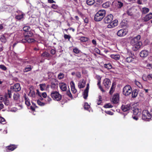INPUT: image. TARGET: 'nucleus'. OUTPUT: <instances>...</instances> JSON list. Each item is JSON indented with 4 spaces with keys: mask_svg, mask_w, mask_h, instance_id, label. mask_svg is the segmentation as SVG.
I'll list each match as a JSON object with an SVG mask.
<instances>
[{
    "mask_svg": "<svg viewBox=\"0 0 152 152\" xmlns=\"http://www.w3.org/2000/svg\"><path fill=\"white\" fill-rule=\"evenodd\" d=\"M24 38H23L19 42L25 43L27 42L31 43L34 42L36 40L32 37L34 36V33L31 31H29L26 32H24L23 34Z\"/></svg>",
    "mask_w": 152,
    "mask_h": 152,
    "instance_id": "nucleus-1",
    "label": "nucleus"
},
{
    "mask_svg": "<svg viewBox=\"0 0 152 152\" xmlns=\"http://www.w3.org/2000/svg\"><path fill=\"white\" fill-rule=\"evenodd\" d=\"M140 39L141 36L138 35L131 40L130 43L133 46V50L136 51L141 47L142 43L140 40Z\"/></svg>",
    "mask_w": 152,
    "mask_h": 152,
    "instance_id": "nucleus-2",
    "label": "nucleus"
},
{
    "mask_svg": "<svg viewBox=\"0 0 152 152\" xmlns=\"http://www.w3.org/2000/svg\"><path fill=\"white\" fill-rule=\"evenodd\" d=\"M106 11L104 10H101L98 11L94 17V20L96 22L101 21L104 17Z\"/></svg>",
    "mask_w": 152,
    "mask_h": 152,
    "instance_id": "nucleus-3",
    "label": "nucleus"
},
{
    "mask_svg": "<svg viewBox=\"0 0 152 152\" xmlns=\"http://www.w3.org/2000/svg\"><path fill=\"white\" fill-rule=\"evenodd\" d=\"M50 96L53 99L56 101H60L62 99L61 95L57 91H52L51 93Z\"/></svg>",
    "mask_w": 152,
    "mask_h": 152,
    "instance_id": "nucleus-4",
    "label": "nucleus"
},
{
    "mask_svg": "<svg viewBox=\"0 0 152 152\" xmlns=\"http://www.w3.org/2000/svg\"><path fill=\"white\" fill-rule=\"evenodd\" d=\"M142 118L143 120L146 121H149L151 119V116L149 112L146 110H143L142 112Z\"/></svg>",
    "mask_w": 152,
    "mask_h": 152,
    "instance_id": "nucleus-5",
    "label": "nucleus"
},
{
    "mask_svg": "<svg viewBox=\"0 0 152 152\" xmlns=\"http://www.w3.org/2000/svg\"><path fill=\"white\" fill-rule=\"evenodd\" d=\"M134 106V108L132 110L133 111V114L132 117L133 119L135 120H137L138 119V117L141 114V111L139 110L138 108H136Z\"/></svg>",
    "mask_w": 152,
    "mask_h": 152,
    "instance_id": "nucleus-6",
    "label": "nucleus"
},
{
    "mask_svg": "<svg viewBox=\"0 0 152 152\" xmlns=\"http://www.w3.org/2000/svg\"><path fill=\"white\" fill-rule=\"evenodd\" d=\"M132 89L131 87L129 85H127L124 87V95L128 96L132 92Z\"/></svg>",
    "mask_w": 152,
    "mask_h": 152,
    "instance_id": "nucleus-7",
    "label": "nucleus"
},
{
    "mask_svg": "<svg viewBox=\"0 0 152 152\" xmlns=\"http://www.w3.org/2000/svg\"><path fill=\"white\" fill-rule=\"evenodd\" d=\"M134 106H135V105L134 104H127L126 105H124V116L125 115V112H128L129 110H133L134 108Z\"/></svg>",
    "mask_w": 152,
    "mask_h": 152,
    "instance_id": "nucleus-8",
    "label": "nucleus"
},
{
    "mask_svg": "<svg viewBox=\"0 0 152 152\" xmlns=\"http://www.w3.org/2000/svg\"><path fill=\"white\" fill-rule=\"evenodd\" d=\"M113 18V15L110 14L106 16L104 19V22L105 23H109L111 22Z\"/></svg>",
    "mask_w": 152,
    "mask_h": 152,
    "instance_id": "nucleus-9",
    "label": "nucleus"
},
{
    "mask_svg": "<svg viewBox=\"0 0 152 152\" xmlns=\"http://www.w3.org/2000/svg\"><path fill=\"white\" fill-rule=\"evenodd\" d=\"M51 87L53 89H56L58 87V81L55 79L52 78L51 79Z\"/></svg>",
    "mask_w": 152,
    "mask_h": 152,
    "instance_id": "nucleus-10",
    "label": "nucleus"
},
{
    "mask_svg": "<svg viewBox=\"0 0 152 152\" xmlns=\"http://www.w3.org/2000/svg\"><path fill=\"white\" fill-rule=\"evenodd\" d=\"M10 89L11 91H14L18 92L21 90V88L20 84L16 83L13 86H11L10 87Z\"/></svg>",
    "mask_w": 152,
    "mask_h": 152,
    "instance_id": "nucleus-11",
    "label": "nucleus"
},
{
    "mask_svg": "<svg viewBox=\"0 0 152 152\" xmlns=\"http://www.w3.org/2000/svg\"><path fill=\"white\" fill-rule=\"evenodd\" d=\"M17 145L15 144H10L6 146L5 148L6 151L7 152L12 151L16 148Z\"/></svg>",
    "mask_w": 152,
    "mask_h": 152,
    "instance_id": "nucleus-12",
    "label": "nucleus"
},
{
    "mask_svg": "<svg viewBox=\"0 0 152 152\" xmlns=\"http://www.w3.org/2000/svg\"><path fill=\"white\" fill-rule=\"evenodd\" d=\"M103 84L106 88L108 89L111 85V82L109 79L106 78L104 80Z\"/></svg>",
    "mask_w": 152,
    "mask_h": 152,
    "instance_id": "nucleus-13",
    "label": "nucleus"
},
{
    "mask_svg": "<svg viewBox=\"0 0 152 152\" xmlns=\"http://www.w3.org/2000/svg\"><path fill=\"white\" fill-rule=\"evenodd\" d=\"M152 18V13H150L146 15L145 17L141 18L142 21L143 22H146Z\"/></svg>",
    "mask_w": 152,
    "mask_h": 152,
    "instance_id": "nucleus-14",
    "label": "nucleus"
},
{
    "mask_svg": "<svg viewBox=\"0 0 152 152\" xmlns=\"http://www.w3.org/2000/svg\"><path fill=\"white\" fill-rule=\"evenodd\" d=\"M113 5H115L117 8H120L123 6V3L120 1L119 0H116L114 1L113 2Z\"/></svg>",
    "mask_w": 152,
    "mask_h": 152,
    "instance_id": "nucleus-15",
    "label": "nucleus"
},
{
    "mask_svg": "<svg viewBox=\"0 0 152 152\" xmlns=\"http://www.w3.org/2000/svg\"><path fill=\"white\" fill-rule=\"evenodd\" d=\"M118 20H114L107 25V28H113L118 25Z\"/></svg>",
    "mask_w": 152,
    "mask_h": 152,
    "instance_id": "nucleus-16",
    "label": "nucleus"
},
{
    "mask_svg": "<svg viewBox=\"0 0 152 152\" xmlns=\"http://www.w3.org/2000/svg\"><path fill=\"white\" fill-rule=\"evenodd\" d=\"M149 51L147 50H143L140 53V56L141 57L145 58L148 56V55Z\"/></svg>",
    "mask_w": 152,
    "mask_h": 152,
    "instance_id": "nucleus-17",
    "label": "nucleus"
},
{
    "mask_svg": "<svg viewBox=\"0 0 152 152\" xmlns=\"http://www.w3.org/2000/svg\"><path fill=\"white\" fill-rule=\"evenodd\" d=\"M119 95L118 94H116L114 95L112 98L113 102L114 104H117L119 101Z\"/></svg>",
    "mask_w": 152,
    "mask_h": 152,
    "instance_id": "nucleus-18",
    "label": "nucleus"
},
{
    "mask_svg": "<svg viewBox=\"0 0 152 152\" xmlns=\"http://www.w3.org/2000/svg\"><path fill=\"white\" fill-rule=\"evenodd\" d=\"M59 86L60 89L63 91H65L66 90V85L65 83L61 82L59 83Z\"/></svg>",
    "mask_w": 152,
    "mask_h": 152,
    "instance_id": "nucleus-19",
    "label": "nucleus"
},
{
    "mask_svg": "<svg viewBox=\"0 0 152 152\" xmlns=\"http://www.w3.org/2000/svg\"><path fill=\"white\" fill-rule=\"evenodd\" d=\"M70 85L71 86V90L73 94H75L77 91V90L75 87V85L74 82L72 81L70 83Z\"/></svg>",
    "mask_w": 152,
    "mask_h": 152,
    "instance_id": "nucleus-20",
    "label": "nucleus"
},
{
    "mask_svg": "<svg viewBox=\"0 0 152 152\" xmlns=\"http://www.w3.org/2000/svg\"><path fill=\"white\" fill-rule=\"evenodd\" d=\"M139 92L138 90L137 89H135L132 91V98H134L136 97L138 95Z\"/></svg>",
    "mask_w": 152,
    "mask_h": 152,
    "instance_id": "nucleus-21",
    "label": "nucleus"
},
{
    "mask_svg": "<svg viewBox=\"0 0 152 152\" xmlns=\"http://www.w3.org/2000/svg\"><path fill=\"white\" fill-rule=\"evenodd\" d=\"M24 97L25 100V103L27 106H29L30 105V103L29 99L28 97H26V94H25Z\"/></svg>",
    "mask_w": 152,
    "mask_h": 152,
    "instance_id": "nucleus-22",
    "label": "nucleus"
},
{
    "mask_svg": "<svg viewBox=\"0 0 152 152\" xmlns=\"http://www.w3.org/2000/svg\"><path fill=\"white\" fill-rule=\"evenodd\" d=\"M85 86V82L84 80L80 81L78 83V87L80 88H83Z\"/></svg>",
    "mask_w": 152,
    "mask_h": 152,
    "instance_id": "nucleus-23",
    "label": "nucleus"
},
{
    "mask_svg": "<svg viewBox=\"0 0 152 152\" xmlns=\"http://www.w3.org/2000/svg\"><path fill=\"white\" fill-rule=\"evenodd\" d=\"M111 57L115 60H118L120 58V56L118 54H111L110 55Z\"/></svg>",
    "mask_w": 152,
    "mask_h": 152,
    "instance_id": "nucleus-24",
    "label": "nucleus"
},
{
    "mask_svg": "<svg viewBox=\"0 0 152 152\" xmlns=\"http://www.w3.org/2000/svg\"><path fill=\"white\" fill-rule=\"evenodd\" d=\"M110 5V3L109 1H107L103 4L102 7L104 8H107L109 7Z\"/></svg>",
    "mask_w": 152,
    "mask_h": 152,
    "instance_id": "nucleus-25",
    "label": "nucleus"
},
{
    "mask_svg": "<svg viewBox=\"0 0 152 152\" xmlns=\"http://www.w3.org/2000/svg\"><path fill=\"white\" fill-rule=\"evenodd\" d=\"M32 69L31 65H27L23 69V72H27L31 71Z\"/></svg>",
    "mask_w": 152,
    "mask_h": 152,
    "instance_id": "nucleus-26",
    "label": "nucleus"
},
{
    "mask_svg": "<svg viewBox=\"0 0 152 152\" xmlns=\"http://www.w3.org/2000/svg\"><path fill=\"white\" fill-rule=\"evenodd\" d=\"M104 67L108 69H111L112 66L110 63H108L107 64H104Z\"/></svg>",
    "mask_w": 152,
    "mask_h": 152,
    "instance_id": "nucleus-27",
    "label": "nucleus"
},
{
    "mask_svg": "<svg viewBox=\"0 0 152 152\" xmlns=\"http://www.w3.org/2000/svg\"><path fill=\"white\" fill-rule=\"evenodd\" d=\"M124 34V29H121L119 30L117 32V35L118 36L121 37H122Z\"/></svg>",
    "mask_w": 152,
    "mask_h": 152,
    "instance_id": "nucleus-28",
    "label": "nucleus"
},
{
    "mask_svg": "<svg viewBox=\"0 0 152 152\" xmlns=\"http://www.w3.org/2000/svg\"><path fill=\"white\" fill-rule=\"evenodd\" d=\"M88 38L85 37H81L79 39L81 42H86L88 41Z\"/></svg>",
    "mask_w": 152,
    "mask_h": 152,
    "instance_id": "nucleus-29",
    "label": "nucleus"
},
{
    "mask_svg": "<svg viewBox=\"0 0 152 152\" xmlns=\"http://www.w3.org/2000/svg\"><path fill=\"white\" fill-rule=\"evenodd\" d=\"M24 14H22L20 15H17L15 16V18L16 19L20 20H21L23 18Z\"/></svg>",
    "mask_w": 152,
    "mask_h": 152,
    "instance_id": "nucleus-30",
    "label": "nucleus"
},
{
    "mask_svg": "<svg viewBox=\"0 0 152 152\" xmlns=\"http://www.w3.org/2000/svg\"><path fill=\"white\" fill-rule=\"evenodd\" d=\"M94 0H86V3L88 5H92L94 4Z\"/></svg>",
    "mask_w": 152,
    "mask_h": 152,
    "instance_id": "nucleus-31",
    "label": "nucleus"
},
{
    "mask_svg": "<svg viewBox=\"0 0 152 152\" xmlns=\"http://www.w3.org/2000/svg\"><path fill=\"white\" fill-rule=\"evenodd\" d=\"M50 55L48 52L45 51L42 54L41 56L43 57H49L50 56Z\"/></svg>",
    "mask_w": 152,
    "mask_h": 152,
    "instance_id": "nucleus-32",
    "label": "nucleus"
},
{
    "mask_svg": "<svg viewBox=\"0 0 152 152\" xmlns=\"http://www.w3.org/2000/svg\"><path fill=\"white\" fill-rule=\"evenodd\" d=\"M0 40L1 42L4 43H5L7 42L6 39L4 35L1 36L0 38Z\"/></svg>",
    "mask_w": 152,
    "mask_h": 152,
    "instance_id": "nucleus-33",
    "label": "nucleus"
},
{
    "mask_svg": "<svg viewBox=\"0 0 152 152\" xmlns=\"http://www.w3.org/2000/svg\"><path fill=\"white\" fill-rule=\"evenodd\" d=\"M149 11V9L146 7H144L142 8V14H146Z\"/></svg>",
    "mask_w": 152,
    "mask_h": 152,
    "instance_id": "nucleus-34",
    "label": "nucleus"
},
{
    "mask_svg": "<svg viewBox=\"0 0 152 152\" xmlns=\"http://www.w3.org/2000/svg\"><path fill=\"white\" fill-rule=\"evenodd\" d=\"M28 95L31 97L33 98H34L36 96L35 93L34 91H31V90H30L29 94Z\"/></svg>",
    "mask_w": 152,
    "mask_h": 152,
    "instance_id": "nucleus-35",
    "label": "nucleus"
},
{
    "mask_svg": "<svg viewBox=\"0 0 152 152\" xmlns=\"http://www.w3.org/2000/svg\"><path fill=\"white\" fill-rule=\"evenodd\" d=\"M126 60L127 62L130 63L134 61V58L132 56H129L126 58Z\"/></svg>",
    "mask_w": 152,
    "mask_h": 152,
    "instance_id": "nucleus-36",
    "label": "nucleus"
},
{
    "mask_svg": "<svg viewBox=\"0 0 152 152\" xmlns=\"http://www.w3.org/2000/svg\"><path fill=\"white\" fill-rule=\"evenodd\" d=\"M39 86L40 89L42 91H44L46 87V84L45 83L40 84Z\"/></svg>",
    "mask_w": 152,
    "mask_h": 152,
    "instance_id": "nucleus-37",
    "label": "nucleus"
},
{
    "mask_svg": "<svg viewBox=\"0 0 152 152\" xmlns=\"http://www.w3.org/2000/svg\"><path fill=\"white\" fill-rule=\"evenodd\" d=\"M128 28V25L126 23L125 25L124 24V34H125V35L126 34L128 30V28Z\"/></svg>",
    "mask_w": 152,
    "mask_h": 152,
    "instance_id": "nucleus-38",
    "label": "nucleus"
},
{
    "mask_svg": "<svg viewBox=\"0 0 152 152\" xmlns=\"http://www.w3.org/2000/svg\"><path fill=\"white\" fill-rule=\"evenodd\" d=\"M132 8H131L127 10L126 13L128 15L132 16L133 15V13L132 11Z\"/></svg>",
    "mask_w": 152,
    "mask_h": 152,
    "instance_id": "nucleus-39",
    "label": "nucleus"
},
{
    "mask_svg": "<svg viewBox=\"0 0 152 152\" xmlns=\"http://www.w3.org/2000/svg\"><path fill=\"white\" fill-rule=\"evenodd\" d=\"M115 87H113V83L112 86L109 91L110 94L112 95L113 93L115 90Z\"/></svg>",
    "mask_w": 152,
    "mask_h": 152,
    "instance_id": "nucleus-40",
    "label": "nucleus"
},
{
    "mask_svg": "<svg viewBox=\"0 0 152 152\" xmlns=\"http://www.w3.org/2000/svg\"><path fill=\"white\" fill-rule=\"evenodd\" d=\"M113 107V106L109 103L106 104L104 106V107L105 108H111Z\"/></svg>",
    "mask_w": 152,
    "mask_h": 152,
    "instance_id": "nucleus-41",
    "label": "nucleus"
},
{
    "mask_svg": "<svg viewBox=\"0 0 152 152\" xmlns=\"http://www.w3.org/2000/svg\"><path fill=\"white\" fill-rule=\"evenodd\" d=\"M64 74L62 73H60L58 75V77L59 80H61L64 78Z\"/></svg>",
    "mask_w": 152,
    "mask_h": 152,
    "instance_id": "nucleus-42",
    "label": "nucleus"
},
{
    "mask_svg": "<svg viewBox=\"0 0 152 152\" xmlns=\"http://www.w3.org/2000/svg\"><path fill=\"white\" fill-rule=\"evenodd\" d=\"M19 97V94L18 93L14 94L13 95V98L15 100H17Z\"/></svg>",
    "mask_w": 152,
    "mask_h": 152,
    "instance_id": "nucleus-43",
    "label": "nucleus"
},
{
    "mask_svg": "<svg viewBox=\"0 0 152 152\" xmlns=\"http://www.w3.org/2000/svg\"><path fill=\"white\" fill-rule=\"evenodd\" d=\"M0 123L3 124H6V121L5 119L2 117L0 116Z\"/></svg>",
    "mask_w": 152,
    "mask_h": 152,
    "instance_id": "nucleus-44",
    "label": "nucleus"
},
{
    "mask_svg": "<svg viewBox=\"0 0 152 152\" xmlns=\"http://www.w3.org/2000/svg\"><path fill=\"white\" fill-rule=\"evenodd\" d=\"M30 27L29 26H24L23 28V31H25V32L28 31V30H29Z\"/></svg>",
    "mask_w": 152,
    "mask_h": 152,
    "instance_id": "nucleus-45",
    "label": "nucleus"
},
{
    "mask_svg": "<svg viewBox=\"0 0 152 152\" xmlns=\"http://www.w3.org/2000/svg\"><path fill=\"white\" fill-rule=\"evenodd\" d=\"M88 92L84 91L83 94V97L85 99H86L88 96Z\"/></svg>",
    "mask_w": 152,
    "mask_h": 152,
    "instance_id": "nucleus-46",
    "label": "nucleus"
},
{
    "mask_svg": "<svg viewBox=\"0 0 152 152\" xmlns=\"http://www.w3.org/2000/svg\"><path fill=\"white\" fill-rule=\"evenodd\" d=\"M90 106L87 102L85 103L84 105V108L86 110H88L90 108Z\"/></svg>",
    "mask_w": 152,
    "mask_h": 152,
    "instance_id": "nucleus-47",
    "label": "nucleus"
},
{
    "mask_svg": "<svg viewBox=\"0 0 152 152\" xmlns=\"http://www.w3.org/2000/svg\"><path fill=\"white\" fill-rule=\"evenodd\" d=\"M66 94L70 98H71V99H73V97L72 94H71L70 91L69 90L66 93Z\"/></svg>",
    "mask_w": 152,
    "mask_h": 152,
    "instance_id": "nucleus-48",
    "label": "nucleus"
},
{
    "mask_svg": "<svg viewBox=\"0 0 152 152\" xmlns=\"http://www.w3.org/2000/svg\"><path fill=\"white\" fill-rule=\"evenodd\" d=\"M37 104L40 106H44L45 105V103L41 102L39 100H37Z\"/></svg>",
    "mask_w": 152,
    "mask_h": 152,
    "instance_id": "nucleus-49",
    "label": "nucleus"
},
{
    "mask_svg": "<svg viewBox=\"0 0 152 152\" xmlns=\"http://www.w3.org/2000/svg\"><path fill=\"white\" fill-rule=\"evenodd\" d=\"M64 38L65 39H68L69 41L71 37L70 35L65 34L64 35Z\"/></svg>",
    "mask_w": 152,
    "mask_h": 152,
    "instance_id": "nucleus-50",
    "label": "nucleus"
},
{
    "mask_svg": "<svg viewBox=\"0 0 152 152\" xmlns=\"http://www.w3.org/2000/svg\"><path fill=\"white\" fill-rule=\"evenodd\" d=\"M82 18L84 20V22L86 24L88 23L89 19L88 18H86L84 16Z\"/></svg>",
    "mask_w": 152,
    "mask_h": 152,
    "instance_id": "nucleus-51",
    "label": "nucleus"
},
{
    "mask_svg": "<svg viewBox=\"0 0 152 152\" xmlns=\"http://www.w3.org/2000/svg\"><path fill=\"white\" fill-rule=\"evenodd\" d=\"M45 98V100L48 103H50V102L52 100V99L51 98L49 97V96H47Z\"/></svg>",
    "mask_w": 152,
    "mask_h": 152,
    "instance_id": "nucleus-52",
    "label": "nucleus"
},
{
    "mask_svg": "<svg viewBox=\"0 0 152 152\" xmlns=\"http://www.w3.org/2000/svg\"><path fill=\"white\" fill-rule=\"evenodd\" d=\"M0 68L4 71H6L7 69V67L4 65H0Z\"/></svg>",
    "mask_w": 152,
    "mask_h": 152,
    "instance_id": "nucleus-53",
    "label": "nucleus"
},
{
    "mask_svg": "<svg viewBox=\"0 0 152 152\" xmlns=\"http://www.w3.org/2000/svg\"><path fill=\"white\" fill-rule=\"evenodd\" d=\"M22 62V65L24 66H26L27 64L29 63V61L25 60H23Z\"/></svg>",
    "mask_w": 152,
    "mask_h": 152,
    "instance_id": "nucleus-54",
    "label": "nucleus"
},
{
    "mask_svg": "<svg viewBox=\"0 0 152 152\" xmlns=\"http://www.w3.org/2000/svg\"><path fill=\"white\" fill-rule=\"evenodd\" d=\"M73 51L74 53H75L76 54H78V53H80V50H78L77 48H75L73 49Z\"/></svg>",
    "mask_w": 152,
    "mask_h": 152,
    "instance_id": "nucleus-55",
    "label": "nucleus"
},
{
    "mask_svg": "<svg viewBox=\"0 0 152 152\" xmlns=\"http://www.w3.org/2000/svg\"><path fill=\"white\" fill-rule=\"evenodd\" d=\"M58 6L55 4H53L51 5V7L53 9H56L58 8Z\"/></svg>",
    "mask_w": 152,
    "mask_h": 152,
    "instance_id": "nucleus-56",
    "label": "nucleus"
},
{
    "mask_svg": "<svg viewBox=\"0 0 152 152\" xmlns=\"http://www.w3.org/2000/svg\"><path fill=\"white\" fill-rule=\"evenodd\" d=\"M8 95V96L9 98H10L11 97V92L10 91H9V90L8 91V94L7 95H6L5 96H7Z\"/></svg>",
    "mask_w": 152,
    "mask_h": 152,
    "instance_id": "nucleus-57",
    "label": "nucleus"
},
{
    "mask_svg": "<svg viewBox=\"0 0 152 152\" xmlns=\"http://www.w3.org/2000/svg\"><path fill=\"white\" fill-rule=\"evenodd\" d=\"M135 83L136 85H137L139 88H140L141 87H142V86L139 82L138 81H136Z\"/></svg>",
    "mask_w": 152,
    "mask_h": 152,
    "instance_id": "nucleus-58",
    "label": "nucleus"
},
{
    "mask_svg": "<svg viewBox=\"0 0 152 152\" xmlns=\"http://www.w3.org/2000/svg\"><path fill=\"white\" fill-rule=\"evenodd\" d=\"M146 67L147 69H152V64H147Z\"/></svg>",
    "mask_w": 152,
    "mask_h": 152,
    "instance_id": "nucleus-59",
    "label": "nucleus"
},
{
    "mask_svg": "<svg viewBox=\"0 0 152 152\" xmlns=\"http://www.w3.org/2000/svg\"><path fill=\"white\" fill-rule=\"evenodd\" d=\"M105 113L107 114L113 115L114 113L110 111H105Z\"/></svg>",
    "mask_w": 152,
    "mask_h": 152,
    "instance_id": "nucleus-60",
    "label": "nucleus"
},
{
    "mask_svg": "<svg viewBox=\"0 0 152 152\" xmlns=\"http://www.w3.org/2000/svg\"><path fill=\"white\" fill-rule=\"evenodd\" d=\"M77 12L78 14L79 15H80L82 17V18H83V17L84 16V15L82 14V13L79 11L77 10Z\"/></svg>",
    "mask_w": 152,
    "mask_h": 152,
    "instance_id": "nucleus-61",
    "label": "nucleus"
},
{
    "mask_svg": "<svg viewBox=\"0 0 152 152\" xmlns=\"http://www.w3.org/2000/svg\"><path fill=\"white\" fill-rule=\"evenodd\" d=\"M147 78L148 80L152 79V74H149L147 75Z\"/></svg>",
    "mask_w": 152,
    "mask_h": 152,
    "instance_id": "nucleus-62",
    "label": "nucleus"
},
{
    "mask_svg": "<svg viewBox=\"0 0 152 152\" xmlns=\"http://www.w3.org/2000/svg\"><path fill=\"white\" fill-rule=\"evenodd\" d=\"M41 96H42L44 98H45L47 96V94L46 92L42 93L41 94Z\"/></svg>",
    "mask_w": 152,
    "mask_h": 152,
    "instance_id": "nucleus-63",
    "label": "nucleus"
},
{
    "mask_svg": "<svg viewBox=\"0 0 152 152\" xmlns=\"http://www.w3.org/2000/svg\"><path fill=\"white\" fill-rule=\"evenodd\" d=\"M56 53V50L53 49H52L50 50V53L52 55H54Z\"/></svg>",
    "mask_w": 152,
    "mask_h": 152,
    "instance_id": "nucleus-64",
    "label": "nucleus"
}]
</instances>
